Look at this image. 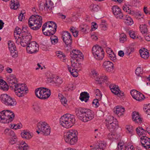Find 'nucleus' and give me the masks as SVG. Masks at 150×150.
<instances>
[{"mask_svg": "<svg viewBox=\"0 0 150 150\" xmlns=\"http://www.w3.org/2000/svg\"><path fill=\"white\" fill-rule=\"evenodd\" d=\"M106 147V144L102 142H100L94 145L93 149L95 150H103Z\"/></svg>", "mask_w": 150, "mask_h": 150, "instance_id": "6ab92c4d", "label": "nucleus"}, {"mask_svg": "<svg viewBox=\"0 0 150 150\" xmlns=\"http://www.w3.org/2000/svg\"><path fill=\"white\" fill-rule=\"evenodd\" d=\"M47 123L45 122H40L37 124V128L38 130H37L36 132L38 134L41 133V131H43L45 127L47 125Z\"/></svg>", "mask_w": 150, "mask_h": 150, "instance_id": "4be33fe9", "label": "nucleus"}, {"mask_svg": "<svg viewBox=\"0 0 150 150\" xmlns=\"http://www.w3.org/2000/svg\"><path fill=\"white\" fill-rule=\"evenodd\" d=\"M7 80L9 86L14 89L16 95L18 96L23 97L27 93V91H28V90L26 88L25 84H18L17 80Z\"/></svg>", "mask_w": 150, "mask_h": 150, "instance_id": "f03ea898", "label": "nucleus"}, {"mask_svg": "<svg viewBox=\"0 0 150 150\" xmlns=\"http://www.w3.org/2000/svg\"><path fill=\"white\" fill-rule=\"evenodd\" d=\"M10 6L11 9L16 10L19 6V4L17 0H11Z\"/></svg>", "mask_w": 150, "mask_h": 150, "instance_id": "bb28decb", "label": "nucleus"}, {"mask_svg": "<svg viewBox=\"0 0 150 150\" xmlns=\"http://www.w3.org/2000/svg\"><path fill=\"white\" fill-rule=\"evenodd\" d=\"M21 134L22 138L27 139H30L32 137V134L25 131H23L21 133Z\"/></svg>", "mask_w": 150, "mask_h": 150, "instance_id": "c85d7f7f", "label": "nucleus"}, {"mask_svg": "<svg viewBox=\"0 0 150 150\" xmlns=\"http://www.w3.org/2000/svg\"><path fill=\"white\" fill-rule=\"evenodd\" d=\"M62 37V38H65V37H66L67 38H71V36L69 33L68 31H65L63 33Z\"/></svg>", "mask_w": 150, "mask_h": 150, "instance_id": "5fc2aeb1", "label": "nucleus"}, {"mask_svg": "<svg viewBox=\"0 0 150 150\" xmlns=\"http://www.w3.org/2000/svg\"><path fill=\"white\" fill-rule=\"evenodd\" d=\"M33 108L34 110L36 112H39L41 110V108L39 105L38 103L35 102V103L33 105Z\"/></svg>", "mask_w": 150, "mask_h": 150, "instance_id": "49530a36", "label": "nucleus"}, {"mask_svg": "<svg viewBox=\"0 0 150 150\" xmlns=\"http://www.w3.org/2000/svg\"><path fill=\"white\" fill-rule=\"evenodd\" d=\"M17 150H27L29 147L24 142H21L16 145Z\"/></svg>", "mask_w": 150, "mask_h": 150, "instance_id": "a211bd4d", "label": "nucleus"}, {"mask_svg": "<svg viewBox=\"0 0 150 150\" xmlns=\"http://www.w3.org/2000/svg\"><path fill=\"white\" fill-rule=\"evenodd\" d=\"M112 66H113V64L112 62L109 61H105L103 63V67L105 68H108V67Z\"/></svg>", "mask_w": 150, "mask_h": 150, "instance_id": "de8ad7c7", "label": "nucleus"}, {"mask_svg": "<svg viewBox=\"0 0 150 150\" xmlns=\"http://www.w3.org/2000/svg\"><path fill=\"white\" fill-rule=\"evenodd\" d=\"M57 28V25H55L54 27H50L49 32L46 33V32H44V34L46 36H50L51 35H53L56 32Z\"/></svg>", "mask_w": 150, "mask_h": 150, "instance_id": "a878e982", "label": "nucleus"}, {"mask_svg": "<svg viewBox=\"0 0 150 150\" xmlns=\"http://www.w3.org/2000/svg\"><path fill=\"white\" fill-rule=\"evenodd\" d=\"M62 39L64 42L65 43L67 47L69 45L70 46L72 42L71 38H67L66 37H65V38H62Z\"/></svg>", "mask_w": 150, "mask_h": 150, "instance_id": "58836bf2", "label": "nucleus"}, {"mask_svg": "<svg viewBox=\"0 0 150 150\" xmlns=\"http://www.w3.org/2000/svg\"><path fill=\"white\" fill-rule=\"evenodd\" d=\"M80 58H71L70 59L71 63V66L72 67H75V65L79 63V59Z\"/></svg>", "mask_w": 150, "mask_h": 150, "instance_id": "ea45409f", "label": "nucleus"}, {"mask_svg": "<svg viewBox=\"0 0 150 150\" xmlns=\"http://www.w3.org/2000/svg\"><path fill=\"white\" fill-rule=\"evenodd\" d=\"M93 55L96 59L100 60H102L104 56V52L102 48L97 45L93 46L92 49Z\"/></svg>", "mask_w": 150, "mask_h": 150, "instance_id": "1a4fd4ad", "label": "nucleus"}, {"mask_svg": "<svg viewBox=\"0 0 150 150\" xmlns=\"http://www.w3.org/2000/svg\"><path fill=\"white\" fill-rule=\"evenodd\" d=\"M139 53L141 57L144 59H147L149 56V53L147 49L140 50Z\"/></svg>", "mask_w": 150, "mask_h": 150, "instance_id": "5701e85b", "label": "nucleus"}, {"mask_svg": "<svg viewBox=\"0 0 150 150\" xmlns=\"http://www.w3.org/2000/svg\"><path fill=\"white\" fill-rule=\"evenodd\" d=\"M18 18L20 21H22L25 19V16H23V14L21 13L19 15Z\"/></svg>", "mask_w": 150, "mask_h": 150, "instance_id": "774afa93", "label": "nucleus"}, {"mask_svg": "<svg viewBox=\"0 0 150 150\" xmlns=\"http://www.w3.org/2000/svg\"><path fill=\"white\" fill-rule=\"evenodd\" d=\"M89 98V94L86 92H84L81 93L79 99L81 101H84L86 102L88 100Z\"/></svg>", "mask_w": 150, "mask_h": 150, "instance_id": "412c9836", "label": "nucleus"}, {"mask_svg": "<svg viewBox=\"0 0 150 150\" xmlns=\"http://www.w3.org/2000/svg\"><path fill=\"white\" fill-rule=\"evenodd\" d=\"M22 125L21 123H19L18 125L14 124L13 126V128L14 129L16 130L17 129H21L22 127Z\"/></svg>", "mask_w": 150, "mask_h": 150, "instance_id": "338daca9", "label": "nucleus"}, {"mask_svg": "<svg viewBox=\"0 0 150 150\" xmlns=\"http://www.w3.org/2000/svg\"><path fill=\"white\" fill-rule=\"evenodd\" d=\"M57 56L59 58L62 59L63 62H64L65 60V56L62 52H60L57 54Z\"/></svg>", "mask_w": 150, "mask_h": 150, "instance_id": "603ef678", "label": "nucleus"}, {"mask_svg": "<svg viewBox=\"0 0 150 150\" xmlns=\"http://www.w3.org/2000/svg\"><path fill=\"white\" fill-rule=\"evenodd\" d=\"M50 40L52 44L54 45L56 44L58 41L57 37L55 35L51 36L50 37Z\"/></svg>", "mask_w": 150, "mask_h": 150, "instance_id": "c03bdc74", "label": "nucleus"}, {"mask_svg": "<svg viewBox=\"0 0 150 150\" xmlns=\"http://www.w3.org/2000/svg\"><path fill=\"white\" fill-rule=\"evenodd\" d=\"M106 121H107L106 124L116 122L117 121L116 118H114L112 116H109L108 119L106 120Z\"/></svg>", "mask_w": 150, "mask_h": 150, "instance_id": "a19ab883", "label": "nucleus"}, {"mask_svg": "<svg viewBox=\"0 0 150 150\" xmlns=\"http://www.w3.org/2000/svg\"><path fill=\"white\" fill-rule=\"evenodd\" d=\"M58 97L62 104L65 106L67 105V100L61 94H58Z\"/></svg>", "mask_w": 150, "mask_h": 150, "instance_id": "2f4dec72", "label": "nucleus"}, {"mask_svg": "<svg viewBox=\"0 0 150 150\" xmlns=\"http://www.w3.org/2000/svg\"><path fill=\"white\" fill-rule=\"evenodd\" d=\"M106 126L108 129L112 131L118 127V123L117 121L116 122H114L111 123H106Z\"/></svg>", "mask_w": 150, "mask_h": 150, "instance_id": "393cba45", "label": "nucleus"}, {"mask_svg": "<svg viewBox=\"0 0 150 150\" xmlns=\"http://www.w3.org/2000/svg\"><path fill=\"white\" fill-rule=\"evenodd\" d=\"M80 30L83 33H86L87 30H88L89 29V27L87 25L83 24L80 26Z\"/></svg>", "mask_w": 150, "mask_h": 150, "instance_id": "e433bc0d", "label": "nucleus"}, {"mask_svg": "<svg viewBox=\"0 0 150 150\" xmlns=\"http://www.w3.org/2000/svg\"><path fill=\"white\" fill-rule=\"evenodd\" d=\"M15 115L13 112L8 110H4L0 112V122L7 123L13 120Z\"/></svg>", "mask_w": 150, "mask_h": 150, "instance_id": "423d86ee", "label": "nucleus"}, {"mask_svg": "<svg viewBox=\"0 0 150 150\" xmlns=\"http://www.w3.org/2000/svg\"><path fill=\"white\" fill-rule=\"evenodd\" d=\"M120 42L122 43H123L126 40V36L124 34H122L120 35Z\"/></svg>", "mask_w": 150, "mask_h": 150, "instance_id": "864d4df0", "label": "nucleus"}, {"mask_svg": "<svg viewBox=\"0 0 150 150\" xmlns=\"http://www.w3.org/2000/svg\"><path fill=\"white\" fill-rule=\"evenodd\" d=\"M35 92L36 97L42 100L47 99L51 95L50 90L45 87L38 88L35 89Z\"/></svg>", "mask_w": 150, "mask_h": 150, "instance_id": "0eeeda50", "label": "nucleus"}, {"mask_svg": "<svg viewBox=\"0 0 150 150\" xmlns=\"http://www.w3.org/2000/svg\"><path fill=\"white\" fill-rule=\"evenodd\" d=\"M75 113L82 121L86 122L94 118L93 112L90 110L79 107L75 108Z\"/></svg>", "mask_w": 150, "mask_h": 150, "instance_id": "f257e3e1", "label": "nucleus"}, {"mask_svg": "<svg viewBox=\"0 0 150 150\" xmlns=\"http://www.w3.org/2000/svg\"><path fill=\"white\" fill-rule=\"evenodd\" d=\"M144 98L145 97L144 95L139 93L138 94V96L137 95V97H136L135 99L137 101H140L144 100Z\"/></svg>", "mask_w": 150, "mask_h": 150, "instance_id": "8fccbe9b", "label": "nucleus"}, {"mask_svg": "<svg viewBox=\"0 0 150 150\" xmlns=\"http://www.w3.org/2000/svg\"><path fill=\"white\" fill-rule=\"evenodd\" d=\"M110 88L112 92L115 95L118 96L123 95V93L120 91L117 86L114 84H111L110 86Z\"/></svg>", "mask_w": 150, "mask_h": 150, "instance_id": "2eb2a0df", "label": "nucleus"}, {"mask_svg": "<svg viewBox=\"0 0 150 150\" xmlns=\"http://www.w3.org/2000/svg\"><path fill=\"white\" fill-rule=\"evenodd\" d=\"M42 18L39 15H34L29 18L28 24L30 28L33 30H37L41 27Z\"/></svg>", "mask_w": 150, "mask_h": 150, "instance_id": "7ed1b4c3", "label": "nucleus"}, {"mask_svg": "<svg viewBox=\"0 0 150 150\" xmlns=\"http://www.w3.org/2000/svg\"><path fill=\"white\" fill-rule=\"evenodd\" d=\"M67 67L69 71L72 76L74 77H77L78 76L77 69H74L72 67H71L69 65H67Z\"/></svg>", "mask_w": 150, "mask_h": 150, "instance_id": "cd10ccee", "label": "nucleus"}, {"mask_svg": "<svg viewBox=\"0 0 150 150\" xmlns=\"http://www.w3.org/2000/svg\"><path fill=\"white\" fill-rule=\"evenodd\" d=\"M140 28V31L143 34H145L147 32V26L145 24L141 25Z\"/></svg>", "mask_w": 150, "mask_h": 150, "instance_id": "4c0bfd02", "label": "nucleus"}, {"mask_svg": "<svg viewBox=\"0 0 150 150\" xmlns=\"http://www.w3.org/2000/svg\"><path fill=\"white\" fill-rule=\"evenodd\" d=\"M129 34L130 37L133 39H135L138 38V36L137 35L136 33L134 31L132 30H130L129 32Z\"/></svg>", "mask_w": 150, "mask_h": 150, "instance_id": "a18cd8bd", "label": "nucleus"}, {"mask_svg": "<svg viewBox=\"0 0 150 150\" xmlns=\"http://www.w3.org/2000/svg\"><path fill=\"white\" fill-rule=\"evenodd\" d=\"M95 79L97 83L101 84L102 82H105V81L107 80L108 77L104 75L96 78Z\"/></svg>", "mask_w": 150, "mask_h": 150, "instance_id": "c756f323", "label": "nucleus"}, {"mask_svg": "<svg viewBox=\"0 0 150 150\" xmlns=\"http://www.w3.org/2000/svg\"><path fill=\"white\" fill-rule=\"evenodd\" d=\"M125 22L127 25H131L134 23L132 19L128 15H127L126 16Z\"/></svg>", "mask_w": 150, "mask_h": 150, "instance_id": "473e14b6", "label": "nucleus"}, {"mask_svg": "<svg viewBox=\"0 0 150 150\" xmlns=\"http://www.w3.org/2000/svg\"><path fill=\"white\" fill-rule=\"evenodd\" d=\"M77 134V131L75 130H71L65 133L64 138L65 142L70 145H74L78 141Z\"/></svg>", "mask_w": 150, "mask_h": 150, "instance_id": "39448f33", "label": "nucleus"}, {"mask_svg": "<svg viewBox=\"0 0 150 150\" xmlns=\"http://www.w3.org/2000/svg\"><path fill=\"white\" fill-rule=\"evenodd\" d=\"M112 12L115 16L117 18L122 19L123 15L121 9L117 6H114L112 8Z\"/></svg>", "mask_w": 150, "mask_h": 150, "instance_id": "ddd939ff", "label": "nucleus"}, {"mask_svg": "<svg viewBox=\"0 0 150 150\" xmlns=\"http://www.w3.org/2000/svg\"><path fill=\"white\" fill-rule=\"evenodd\" d=\"M132 115L133 121H136V118L139 115V113L136 112H134L132 114Z\"/></svg>", "mask_w": 150, "mask_h": 150, "instance_id": "680f3d73", "label": "nucleus"}, {"mask_svg": "<svg viewBox=\"0 0 150 150\" xmlns=\"http://www.w3.org/2000/svg\"><path fill=\"white\" fill-rule=\"evenodd\" d=\"M0 100L2 103L8 106H13L17 103L14 99L6 94H1L0 96Z\"/></svg>", "mask_w": 150, "mask_h": 150, "instance_id": "6e6552de", "label": "nucleus"}, {"mask_svg": "<svg viewBox=\"0 0 150 150\" xmlns=\"http://www.w3.org/2000/svg\"><path fill=\"white\" fill-rule=\"evenodd\" d=\"M135 73L137 75L139 76L140 74L142 73L143 69L141 67H139L137 68L135 70Z\"/></svg>", "mask_w": 150, "mask_h": 150, "instance_id": "bf43d9fd", "label": "nucleus"}, {"mask_svg": "<svg viewBox=\"0 0 150 150\" xmlns=\"http://www.w3.org/2000/svg\"><path fill=\"white\" fill-rule=\"evenodd\" d=\"M140 92L137 91L135 90H133L131 91L130 93L131 96L133 98L135 99H136V97H137V95Z\"/></svg>", "mask_w": 150, "mask_h": 150, "instance_id": "09e8293b", "label": "nucleus"}, {"mask_svg": "<svg viewBox=\"0 0 150 150\" xmlns=\"http://www.w3.org/2000/svg\"><path fill=\"white\" fill-rule=\"evenodd\" d=\"M116 135L115 134L111 132L108 134V137L109 139H117V138L115 136Z\"/></svg>", "mask_w": 150, "mask_h": 150, "instance_id": "4d7b16f0", "label": "nucleus"}, {"mask_svg": "<svg viewBox=\"0 0 150 150\" xmlns=\"http://www.w3.org/2000/svg\"><path fill=\"white\" fill-rule=\"evenodd\" d=\"M114 113L117 114L118 116L123 115L125 111L124 108L119 106H117L116 108H114Z\"/></svg>", "mask_w": 150, "mask_h": 150, "instance_id": "aec40b11", "label": "nucleus"}, {"mask_svg": "<svg viewBox=\"0 0 150 150\" xmlns=\"http://www.w3.org/2000/svg\"><path fill=\"white\" fill-rule=\"evenodd\" d=\"M0 89L3 91H7L8 89L7 83L1 78L0 79Z\"/></svg>", "mask_w": 150, "mask_h": 150, "instance_id": "b1692460", "label": "nucleus"}, {"mask_svg": "<svg viewBox=\"0 0 150 150\" xmlns=\"http://www.w3.org/2000/svg\"><path fill=\"white\" fill-rule=\"evenodd\" d=\"M16 30L14 32L15 33H16V36H21L22 37H26L27 40H28L29 38H31L32 36L30 33L27 31H25L23 30V29L22 30L19 27H16L15 28Z\"/></svg>", "mask_w": 150, "mask_h": 150, "instance_id": "9b49d317", "label": "nucleus"}, {"mask_svg": "<svg viewBox=\"0 0 150 150\" xmlns=\"http://www.w3.org/2000/svg\"><path fill=\"white\" fill-rule=\"evenodd\" d=\"M126 129L128 131V133L132 135H133L134 129L132 126H127L126 127Z\"/></svg>", "mask_w": 150, "mask_h": 150, "instance_id": "3c124183", "label": "nucleus"}, {"mask_svg": "<svg viewBox=\"0 0 150 150\" xmlns=\"http://www.w3.org/2000/svg\"><path fill=\"white\" fill-rule=\"evenodd\" d=\"M71 58H77L81 59L83 58L82 53L79 50H73L71 52L70 54Z\"/></svg>", "mask_w": 150, "mask_h": 150, "instance_id": "dca6fc26", "label": "nucleus"}, {"mask_svg": "<svg viewBox=\"0 0 150 150\" xmlns=\"http://www.w3.org/2000/svg\"><path fill=\"white\" fill-rule=\"evenodd\" d=\"M17 141V137L16 136H15L11 137L9 142L11 144H15Z\"/></svg>", "mask_w": 150, "mask_h": 150, "instance_id": "13d9d810", "label": "nucleus"}, {"mask_svg": "<svg viewBox=\"0 0 150 150\" xmlns=\"http://www.w3.org/2000/svg\"><path fill=\"white\" fill-rule=\"evenodd\" d=\"M55 83L56 84H57V85L59 86L62 83V79L61 78H57L56 80Z\"/></svg>", "mask_w": 150, "mask_h": 150, "instance_id": "69168bd1", "label": "nucleus"}, {"mask_svg": "<svg viewBox=\"0 0 150 150\" xmlns=\"http://www.w3.org/2000/svg\"><path fill=\"white\" fill-rule=\"evenodd\" d=\"M26 46L27 52L30 54L36 53L39 50V45L35 41L28 42Z\"/></svg>", "mask_w": 150, "mask_h": 150, "instance_id": "9d476101", "label": "nucleus"}, {"mask_svg": "<svg viewBox=\"0 0 150 150\" xmlns=\"http://www.w3.org/2000/svg\"><path fill=\"white\" fill-rule=\"evenodd\" d=\"M130 7L129 5H127L126 4H125L123 6V10L127 12L128 13L130 14H132L133 12L131 11Z\"/></svg>", "mask_w": 150, "mask_h": 150, "instance_id": "c9c22d12", "label": "nucleus"}, {"mask_svg": "<svg viewBox=\"0 0 150 150\" xmlns=\"http://www.w3.org/2000/svg\"><path fill=\"white\" fill-rule=\"evenodd\" d=\"M43 131H41V132L45 135H48L50 134V129L47 124L43 129Z\"/></svg>", "mask_w": 150, "mask_h": 150, "instance_id": "72a5a7b5", "label": "nucleus"}, {"mask_svg": "<svg viewBox=\"0 0 150 150\" xmlns=\"http://www.w3.org/2000/svg\"><path fill=\"white\" fill-rule=\"evenodd\" d=\"M137 133L139 135H141L143 134H146V132L142 127H138L136 129Z\"/></svg>", "mask_w": 150, "mask_h": 150, "instance_id": "f704fd0d", "label": "nucleus"}, {"mask_svg": "<svg viewBox=\"0 0 150 150\" xmlns=\"http://www.w3.org/2000/svg\"><path fill=\"white\" fill-rule=\"evenodd\" d=\"M126 146L124 145V143L123 142H119L117 146V150H125Z\"/></svg>", "mask_w": 150, "mask_h": 150, "instance_id": "79ce46f5", "label": "nucleus"}, {"mask_svg": "<svg viewBox=\"0 0 150 150\" xmlns=\"http://www.w3.org/2000/svg\"><path fill=\"white\" fill-rule=\"evenodd\" d=\"M14 37L16 40V43L18 45L20 44L23 47H25L27 46L28 42H30L31 38H29L28 40H27L26 37H22L21 36H16L14 34Z\"/></svg>", "mask_w": 150, "mask_h": 150, "instance_id": "f8f14e48", "label": "nucleus"}, {"mask_svg": "<svg viewBox=\"0 0 150 150\" xmlns=\"http://www.w3.org/2000/svg\"><path fill=\"white\" fill-rule=\"evenodd\" d=\"M54 4L51 0H46V3L44 4V9L47 10L48 13L52 12V9L54 8Z\"/></svg>", "mask_w": 150, "mask_h": 150, "instance_id": "f3484780", "label": "nucleus"}, {"mask_svg": "<svg viewBox=\"0 0 150 150\" xmlns=\"http://www.w3.org/2000/svg\"><path fill=\"white\" fill-rule=\"evenodd\" d=\"M141 142L143 146L150 149V139L146 136H142L140 138Z\"/></svg>", "mask_w": 150, "mask_h": 150, "instance_id": "4468645a", "label": "nucleus"}, {"mask_svg": "<svg viewBox=\"0 0 150 150\" xmlns=\"http://www.w3.org/2000/svg\"><path fill=\"white\" fill-rule=\"evenodd\" d=\"M92 105L95 108H97L99 105V103L98 99H95L93 100Z\"/></svg>", "mask_w": 150, "mask_h": 150, "instance_id": "052dcab7", "label": "nucleus"}, {"mask_svg": "<svg viewBox=\"0 0 150 150\" xmlns=\"http://www.w3.org/2000/svg\"><path fill=\"white\" fill-rule=\"evenodd\" d=\"M45 23H47V25H48L49 27H54L55 25H57L56 23L53 21H49Z\"/></svg>", "mask_w": 150, "mask_h": 150, "instance_id": "e2e57ef3", "label": "nucleus"}, {"mask_svg": "<svg viewBox=\"0 0 150 150\" xmlns=\"http://www.w3.org/2000/svg\"><path fill=\"white\" fill-rule=\"evenodd\" d=\"M75 88L74 86L73 85H69L68 86L65 88V89L66 91L72 90Z\"/></svg>", "mask_w": 150, "mask_h": 150, "instance_id": "0e129e2a", "label": "nucleus"}, {"mask_svg": "<svg viewBox=\"0 0 150 150\" xmlns=\"http://www.w3.org/2000/svg\"><path fill=\"white\" fill-rule=\"evenodd\" d=\"M108 56L109 58L112 61H115L116 59V55L114 52H111V54L110 53Z\"/></svg>", "mask_w": 150, "mask_h": 150, "instance_id": "6e6d98bb", "label": "nucleus"}, {"mask_svg": "<svg viewBox=\"0 0 150 150\" xmlns=\"http://www.w3.org/2000/svg\"><path fill=\"white\" fill-rule=\"evenodd\" d=\"M75 121V119L74 115L67 114L60 118L59 123L63 127L69 128L73 126Z\"/></svg>", "mask_w": 150, "mask_h": 150, "instance_id": "20e7f679", "label": "nucleus"}, {"mask_svg": "<svg viewBox=\"0 0 150 150\" xmlns=\"http://www.w3.org/2000/svg\"><path fill=\"white\" fill-rule=\"evenodd\" d=\"M50 27H49L48 25H47V23H45L42 26V31L43 33L44 32H46V33H48L50 32Z\"/></svg>", "mask_w": 150, "mask_h": 150, "instance_id": "37998d69", "label": "nucleus"}, {"mask_svg": "<svg viewBox=\"0 0 150 150\" xmlns=\"http://www.w3.org/2000/svg\"><path fill=\"white\" fill-rule=\"evenodd\" d=\"M10 52L11 55L12 57L15 58L18 56V52L16 50V46L9 48Z\"/></svg>", "mask_w": 150, "mask_h": 150, "instance_id": "7c9ffc66", "label": "nucleus"}]
</instances>
